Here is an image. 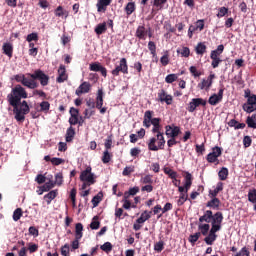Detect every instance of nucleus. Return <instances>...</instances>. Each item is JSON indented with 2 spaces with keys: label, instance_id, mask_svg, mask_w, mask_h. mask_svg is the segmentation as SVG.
Segmentation results:
<instances>
[{
  "label": "nucleus",
  "instance_id": "nucleus-14",
  "mask_svg": "<svg viewBox=\"0 0 256 256\" xmlns=\"http://www.w3.org/2000/svg\"><path fill=\"white\" fill-rule=\"evenodd\" d=\"M158 100L160 103H166V105H173V96L167 94L164 89L158 92Z\"/></svg>",
  "mask_w": 256,
  "mask_h": 256
},
{
  "label": "nucleus",
  "instance_id": "nucleus-32",
  "mask_svg": "<svg viewBox=\"0 0 256 256\" xmlns=\"http://www.w3.org/2000/svg\"><path fill=\"white\" fill-rule=\"evenodd\" d=\"M246 125L250 129H256V114H252L251 116H248L246 119Z\"/></svg>",
  "mask_w": 256,
  "mask_h": 256
},
{
  "label": "nucleus",
  "instance_id": "nucleus-6",
  "mask_svg": "<svg viewBox=\"0 0 256 256\" xmlns=\"http://www.w3.org/2000/svg\"><path fill=\"white\" fill-rule=\"evenodd\" d=\"M223 219V212H216L214 214V221L211 222V233L217 234V232H219Z\"/></svg>",
  "mask_w": 256,
  "mask_h": 256
},
{
  "label": "nucleus",
  "instance_id": "nucleus-11",
  "mask_svg": "<svg viewBox=\"0 0 256 256\" xmlns=\"http://www.w3.org/2000/svg\"><path fill=\"white\" fill-rule=\"evenodd\" d=\"M103 97H105V93L103 89H98L96 96V109H98L101 115H105L107 113V107H103Z\"/></svg>",
  "mask_w": 256,
  "mask_h": 256
},
{
  "label": "nucleus",
  "instance_id": "nucleus-47",
  "mask_svg": "<svg viewBox=\"0 0 256 256\" xmlns=\"http://www.w3.org/2000/svg\"><path fill=\"white\" fill-rule=\"evenodd\" d=\"M111 157H113V155L111 153H109V150H105L103 152V156H102V163L107 165V163H109L111 161Z\"/></svg>",
  "mask_w": 256,
  "mask_h": 256
},
{
  "label": "nucleus",
  "instance_id": "nucleus-38",
  "mask_svg": "<svg viewBox=\"0 0 256 256\" xmlns=\"http://www.w3.org/2000/svg\"><path fill=\"white\" fill-rule=\"evenodd\" d=\"M188 200H189V194H187V192L181 193L179 196V199L177 200L178 207L185 205V201H188Z\"/></svg>",
  "mask_w": 256,
  "mask_h": 256
},
{
  "label": "nucleus",
  "instance_id": "nucleus-61",
  "mask_svg": "<svg viewBox=\"0 0 256 256\" xmlns=\"http://www.w3.org/2000/svg\"><path fill=\"white\" fill-rule=\"evenodd\" d=\"M55 185H58V187H60V185H63V173H57L55 175Z\"/></svg>",
  "mask_w": 256,
  "mask_h": 256
},
{
  "label": "nucleus",
  "instance_id": "nucleus-63",
  "mask_svg": "<svg viewBox=\"0 0 256 256\" xmlns=\"http://www.w3.org/2000/svg\"><path fill=\"white\" fill-rule=\"evenodd\" d=\"M251 143H253V139H251V136H244L243 145L245 149H247L248 147H251Z\"/></svg>",
  "mask_w": 256,
  "mask_h": 256
},
{
  "label": "nucleus",
  "instance_id": "nucleus-27",
  "mask_svg": "<svg viewBox=\"0 0 256 256\" xmlns=\"http://www.w3.org/2000/svg\"><path fill=\"white\" fill-rule=\"evenodd\" d=\"M137 9V6L135 5V2H129L125 8L124 11L126 15L129 17L130 15H133L135 13V10Z\"/></svg>",
  "mask_w": 256,
  "mask_h": 256
},
{
  "label": "nucleus",
  "instance_id": "nucleus-48",
  "mask_svg": "<svg viewBox=\"0 0 256 256\" xmlns=\"http://www.w3.org/2000/svg\"><path fill=\"white\" fill-rule=\"evenodd\" d=\"M177 53H180L181 57H189L191 55V49L189 47L184 46L181 50H177Z\"/></svg>",
  "mask_w": 256,
  "mask_h": 256
},
{
  "label": "nucleus",
  "instance_id": "nucleus-33",
  "mask_svg": "<svg viewBox=\"0 0 256 256\" xmlns=\"http://www.w3.org/2000/svg\"><path fill=\"white\" fill-rule=\"evenodd\" d=\"M96 35H103L107 31V23L103 22L98 24L94 29Z\"/></svg>",
  "mask_w": 256,
  "mask_h": 256
},
{
  "label": "nucleus",
  "instance_id": "nucleus-57",
  "mask_svg": "<svg viewBox=\"0 0 256 256\" xmlns=\"http://www.w3.org/2000/svg\"><path fill=\"white\" fill-rule=\"evenodd\" d=\"M102 67H103V65H101V63L94 62V63L90 64L89 69H90V71L99 72Z\"/></svg>",
  "mask_w": 256,
  "mask_h": 256
},
{
  "label": "nucleus",
  "instance_id": "nucleus-28",
  "mask_svg": "<svg viewBox=\"0 0 256 256\" xmlns=\"http://www.w3.org/2000/svg\"><path fill=\"white\" fill-rule=\"evenodd\" d=\"M223 191V182H218L214 190L209 191V197H217Z\"/></svg>",
  "mask_w": 256,
  "mask_h": 256
},
{
  "label": "nucleus",
  "instance_id": "nucleus-7",
  "mask_svg": "<svg viewBox=\"0 0 256 256\" xmlns=\"http://www.w3.org/2000/svg\"><path fill=\"white\" fill-rule=\"evenodd\" d=\"M223 219V212H216L214 214V221L211 222V233L217 234V232H219Z\"/></svg>",
  "mask_w": 256,
  "mask_h": 256
},
{
  "label": "nucleus",
  "instance_id": "nucleus-56",
  "mask_svg": "<svg viewBox=\"0 0 256 256\" xmlns=\"http://www.w3.org/2000/svg\"><path fill=\"white\" fill-rule=\"evenodd\" d=\"M53 187H55V182L50 180L49 182H46L42 186V191H44V192L51 191V189H53Z\"/></svg>",
  "mask_w": 256,
  "mask_h": 256
},
{
  "label": "nucleus",
  "instance_id": "nucleus-1",
  "mask_svg": "<svg viewBox=\"0 0 256 256\" xmlns=\"http://www.w3.org/2000/svg\"><path fill=\"white\" fill-rule=\"evenodd\" d=\"M27 97V90L20 84L12 88L10 94L7 95V101L13 107L14 118L20 123L25 121V115H29L31 111L29 104L25 100L21 102V99H27Z\"/></svg>",
  "mask_w": 256,
  "mask_h": 256
},
{
  "label": "nucleus",
  "instance_id": "nucleus-51",
  "mask_svg": "<svg viewBox=\"0 0 256 256\" xmlns=\"http://www.w3.org/2000/svg\"><path fill=\"white\" fill-rule=\"evenodd\" d=\"M49 109H51V104L48 101H42L40 103V111H42V113H47Z\"/></svg>",
  "mask_w": 256,
  "mask_h": 256
},
{
  "label": "nucleus",
  "instance_id": "nucleus-39",
  "mask_svg": "<svg viewBox=\"0 0 256 256\" xmlns=\"http://www.w3.org/2000/svg\"><path fill=\"white\" fill-rule=\"evenodd\" d=\"M140 182L143 185H153V175L147 174L140 179Z\"/></svg>",
  "mask_w": 256,
  "mask_h": 256
},
{
  "label": "nucleus",
  "instance_id": "nucleus-15",
  "mask_svg": "<svg viewBox=\"0 0 256 256\" xmlns=\"http://www.w3.org/2000/svg\"><path fill=\"white\" fill-rule=\"evenodd\" d=\"M15 81H17V83H21L23 87H27L28 89H31V87H33V82L31 83V78H27L24 74L16 75Z\"/></svg>",
  "mask_w": 256,
  "mask_h": 256
},
{
  "label": "nucleus",
  "instance_id": "nucleus-20",
  "mask_svg": "<svg viewBox=\"0 0 256 256\" xmlns=\"http://www.w3.org/2000/svg\"><path fill=\"white\" fill-rule=\"evenodd\" d=\"M3 54L11 59L13 57V45L10 42H5L2 45Z\"/></svg>",
  "mask_w": 256,
  "mask_h": 256
},
{
  "label": "nucleus",
  "instance_id": "nucleus-62",
  "mask_svg": "<svg viewBox=\"0 0 256 256\" xmlns=\"http://www.w3.org/2000/svg\"><path fill=\"white\" fill-rule=\"evenodd\" d=\"M28 233L33 237H39V229H37L35 226H30L28 229Z\"/></svg>",
  "mask_w": 256,
  "mask_h": 256
},
{
  "label": "nucleus",
  "instance_id": "nucleus-52",
  "mask_svg": "<svg viewBox=\"0 0 256 256\" xmlns=\"http://www.w3.org/2000/svg\"><path fill=\"white\" fill-rule=\"evenodd\" d=\"M223 51H225V46L223 44H220L217 46V49L212 50L211 53L217 55L218 57H221V55H223Z\"/></svg>",
  "mask_w": 256,
  "mask_h": 256
},
{
  "label": "nucleus",
  "instance_id": "nucleus-31",
  "mask_svg": "<svg viewBox=\"0 0 256 256\" xmlns=\"http://www.w3.org/2000/svg\"><path fill=\"white\" fill-rule=\"evenodd\" d=\"M204 241L206 243V245H213V243H215V241H217V234L209 231L208 236H206L204 238Z\"/></svg>",
  "mask_w": 256,
  "mask_h": 256
},
{
  "label": "nucleus",
  "instance_id": "nucleus-25",
  "mask_svg": "<svg viewBox=\"0 0 256 256\" xmlns=\"http://www.w3.org/2000/svg\"><path fill=\"white\" fill-rule=\"evenodd\" d=\"M248 201L252 203L253 210L256 211V189H250L248 192Z\"/></svg>",
  "mask_w": 256,
  "mask_h": 256
},
{
  "label": "nucleus",
  "instance_id": "nucleus-42",
  "mask_svg": "<svg viewBox=\"0 0 256 256\" xmlns=\"http://www.w3.org/2000/svg\"><path fill=\"white\" fill-rule=\"evenodd\" d=\"M100 201H103V192H99L96 196L92 198L93 207H97Z\"/></svg>",
  "mask_w": 256,
  "mask_h": 256
},
{
  "label": "nucleus",
  "instance_id": "nucleus-37",
  "mask_svg": "<svg viewBox=\"0 0 256 256\" xmlns=\"http://www.w3.org/2000/svg\"><path fill=\"white\" fill-rule=\"evenodd\" d=\"M198 229L200 231V235H208L209 234V229H211V226L209 224H199Z\"/></svg>",
  "mask_w": 256,
  "mask_h": 256
},
{
  "label": "nucleus",
  "instance_id": "nucleus-41",
  "mask_svg": "<svg viewBox=\"0 0 256 256\" xmlns=\"http://www.w3.org/2000/svg\"><path fill=\"white\" fill-rule=\"evenodd\" d=\"M148 49H149L152 57H156L157 56V45L155 44V42L149 41L148 42Z\"/></svg>",
  "mask_w": 256,
  "mask_h": 256
},
{
  "label": "nucleus",
  "instance_id": "nucleus-9",
  "mask_svg": "<svg viewBox=\"0 0 256 256\" xmlns=\"http://www.w3.org/2000/svg\"><path fill=\"white\" fill-rule=\"evenodd\" d=\"M207 105V100L203 99V98H193L187 107V111H189V113H195L197 107H205Z\"/></svg>",
  "mask_w": 256,
  "mask_h": 256
},
{
  "label": "nucleus",
  "instance_id": "nucleus-10",
  "mask_svg": "<svg viewBox=\"0 0 256 256\" xmlns=\"http://www.w3.org/2000/svg\"><path fill=\"white\" fill-rule=\"evenodd\" d=\"M223 154V149L219 146H215L212 148V152H210L206 159L208 163H217L219 161V157Z\"/></svg>",
  "mask_w": 256,
  "mask_h": 256
},
{
  "label": "nucleus",
  "instance_id": "nucleus-49",
  "mask_svg": "<svg viewBox=\"0 0 256 256\" xmlns=\"http://www.w3.org/2000/svg\"><path fill=\"white\" fill-rule=\"evenodd\" d=\"M165 249V242H163V240H160L159 242H156L154 244V251H156L157 253H161V251H163Z\"/></svg>",
  "mask_w": 256,
  "mask_h": 256
},
{
  "label": "nucleus",
  "instance_id": "nucleus-60",
  "mask_svg": "<svg viewBox=\"0 0 256 256\" xmlns=\"http://www.w3.org/2000/svg\"><path fill=\"white\" fill-rule=\"evenodd\" d=\"M177 79H179V77L177 76V74H169L166 76L165 81L167 83H175V81H177Z\"/></svg>",
  "mask_w": 256,
  "mask_h": 256
},
{
  "label": "nucleus",
  "instance_id": "nucleus-64",
  "mask_svg": "<svg viewBox=\"0 0 256 256\" xmlns=\"http://www.w3.org/2000/svg\"><path fill=\"white\" fill-rule=\"evenodd\" d=\"M251 255V252L247 250V247H243L239 252L235 254V256H249Z\"/></svg>",
  "mask_w": 256,
  "mask_h": 256
},
{
  "label": "nucleus",
  "instance_id": "nucleus-45",
  "mask_svg": "<svg viewBox=\"0 0 256 256\" xmlns=\"http://www.w3.org/2000/svg\"><path fill=\"white\" fill-rule=\"evenodd\" d=\"M131 173H135V166H126L122 172L123 177H129Z\"/></svg>",
  "mask_w": 256,
  "mask_h": 256
},
{
  "label": "nucleus",
  "instance_id": "nucleus-22",
  "mask_svg": "<svg viewBox=\"0 0 256 256\" xmlns=\"http://www.w3.org/2000/svg\"><path fill=\"white\" fill-rule=\"evenodd\" d=\"M75 135H76V132L73 126H70L69 128H67L66 135H65L66 143H72L73 139H75Z\"/></svg>",
  "mask_w": 256,
  "mask_h": 256
},
{
  "label": "nucleus",
  "instance_id": "nucleus-55",
  "mask_svg": "<svg viewBox=\"0 0 256 256\" xmlns=\"http://www.w3.org/2000/svg\"><path fill=\"white\" fill-rule=\"evenodd\" d=\"M32 95L34 97L38 96V97H43L44 99H47V93H45V91H43V90H39V89L34 88V90L32 92Z\"/></svg>",
  "mask_w": 256,
  "mask_h": 256
},
{
  "label": "nucleus",
  "instance_id": "nucleus-30",
  "mask_svg": "<svg viewBox=\"0 0 256 256\" xmlns=\"http://www.w3.org/2000/svg\"><path fill=\"white\" fill-rule=\"evenodd\" d=\"M195 51L197 55H205V53H207V45H205L203 42H200L196 45Z\"/></svg>",
  "mask_w": 256,
  "mask_h": 256
},
{
  "label": "nucleus",
  "instance_id": "nucleus-4",
  "mask_svg": "<svg viewBox=\"0 0 256 256\" xmlns=\"http://www.w3.org/2000/svg\"><path fill=\"white\" fill-rule=\"evenodd\" d=\"M120 73H123V75H129V65H127V58H121L119 65H117L115 69L111 71L113 77H119Z\"/></svg>",
  "mask_w": 256,
  "mask_h": 256
},
{
  "label": "nucleus",
  "instance_id": "nucleus-35",
  "mask_svg": "<svg viewBox=\"0 0 256 256\" xmlns=\"http://www.w3.org/2000/svg\"><path fill=\"white\" fill-rule=\"evenodd\" d=\"M75 237L76 239H83V224L77 223L75 225Z\"/></svg>",
  "mask_w": 256,
  "mask_h": 256
},
{
  "label": "nucleus",
  "instance_id": "nucleus-54",
  "mask_svg": "<svg viewBox=\"0 0 256 256\" xmlns=\"http://www.w3.org/2000/svg\"><path fill=\"white\" fill-rule=\"evenodd\" d=\"M160 63L163 67H167L169 65V52H165V54L160 58Z\"/></svg>",
  "mask_w": 256,
  "mask_h": 256
},
{
  "label": "nucleus",
  "instance_id": "nucleus-17",
  "mask_svg": "<svg viewBox=\"0 0 256 256\" xmlns=\"http://www.w3.org/2000/svg\"><path fill=\"white\" fill-rule=\"evenodd\" d=\"M91 91V83L89 82H83L75 91L76 95L78 97H81V95L85 93H89Z\"/></svg>",
  "mask_w": 256,
  "mask_h": 256
},
{
  "label": "nucleus",
  "instance_id": "nucleus-26",
  "mask_svg": "<svg viewBox=\"0 0 256 256\" xmlns=\"http://www.w3.org/2000/svg\"><path fill=\"white\" fill-rule=\"evenodd\" d=\"M151 211L148 212L147 210H145L144 212L141 213L140 217L136 220V223H141L143 225V223H145V221H149V219H151Z\"/></svg>",
  "mask_w": 256,
  "mask_h": 256
},
{
  "label": "nucleus",
  "instance_id": "nucleus-16",
  "mask_svg": "<svg viewBox=\"0 0 256 256\" xmlns=\"http://www.w3.org/2000/svg\"><path fill=\"white\" fill-rule=\"evenodd\" d=\"M67 69L65 68V65L61 64L58 68V77L56 79L57 83H65L67 81Z\"/></svg>",
  "mask_w": 256,
  "mask_h": 256
},
{
  "label": "nucleus",
  "instance_id": "nucleus-2",
  "mask_svg": "<svg viewBox=\"0 0 256 256\" xmlns=\"http://www.w3.org/2000/svg\"><path fill=\"white\" fill-rule=\"evenodd\" d=\"M155 112L153 110H147L144 113L143 127L149 129L153 125L152 133H156V137L161 143H163V132H161V118H153Z\"/></svg>",
  "mask_w": 256,
  "mask_h": 256
},
{
  "label": "nucleus",
  "instance_id": "nucleus-24",
  "mask_svg": "<svg viewBox=\"0 0 256 256\" xmlns=\"http://www.w3.org/2000/svg\"><path fill=\"white\" fill-rule=\"evenodd\" d=\"M54 15L56 17H64L65 19H67V17H69V11L64 10L63 6H58L55 10H54Z\"/></svg>",
  "mask_w": 256,
  "mask_h": 256
},
{
  "label": "nucleus",
  "instance_id": "nucleus-53",
  "mask_svg": "<svg viewBox=\"0 0 256 256\" xmlns=\"http://www.w3.org/2000/svg\"><path fill=\"white\" fill-rule=\"evenodd\" d=\"M165 3H167V0H154L153 6L157 8V11H161Z\"/></svg>",
  "mask_w": 256,
  "mask_h": 256
},
{
  "label": "nucleus",
  "instance_id": "nucleus-59",
  "mask_svg": "<svg viewBox=\"0 0 256 256\" xmlns=\"http://www.w3.org/2000/svg\"><path fill=\"white\" fill-rule=\"evenodd\" d=\"M26 41H28V43H31L32 41H39V35L35 32L28 34Z\"/></svg>",
  "mask_w": 256,
  "mask_h": 256
},
{
  "label": "nucleus",
  "instance_id": "nucleus-44",
  "mask_svg": "<svg viewBox=\"0 0 256 256\" xmlns=\"http://www.w3.org/2000/svg\"><path fill=\"white\" fill-rule=\"evenodd\" d=\"M211 85H213V81L208 80V79L207 80L203 79L202 83L198 84V88L201 89V90L205 89V87L207 89H209L211 87Z\"/></svg>",
  "mask_w": 256,
  "mask_h": 256
},
{
  "label": "nucleus",
  "instance_id": "nucleus-21",
  "mask_svg": "<svg viewBox=\"0 0 256 256\" xmlns=\"http://www.w3.org/2000/svg\"><path fill=\"white\" fill-rule=\"evenodd\" d=\"M211 200L206 203V207H209L210 209H215L216 211L219 210V207L221 205V200L217 197H210Z\"/></svg>",
  "mask_w": 256,
  "mask_h": 256
},
{
  "label": "nucleus",
  "instance_id": "nucleus-19",
  "mask_svg": "<svg viewBox=\"0 0 256 256\" xmlns=\"http://www.w3.org/2000/svg\"><path fill=\"white\" fill-rule=\"evenodd\" d=\"M215 215H213V211L207 210L203 216L199 218V223H211V221H214Z\"/></svg>",
  "mask_w": 256,
  "mask_h": 256
},
{
  "label": "nucleus",
  "instance_id": "nucleus-18",
  "mask_svg": "<svg viewBox=\"0 0 256 256\" xmlns=\"http://www.w3.org/2000/svg\"><path fill=\"white\" fill-rule=\"evenodd\" d=\"M112 1L113 0H98L96 4L98 13H105L107 11V7L111 5Z\"/></svg>",
  "mask_w": 256,
  "mask_h": 256
},
{
  "label": "nucleus",
  "instance_id": "nucleus-8",
  "mask_svg": "<svg viewBox=\"0 0 256 256\" xmlns=\"http://www.w3.org/2000/svg\"><path fill=\"white\" fill-rule=\"evenodd\" d=\"M91 166H88L84 171L80 174V181L85 183H90V185H94L95 183V174L91 172Z\"/></svg>",
  "mask_w": 256,
  "mask_h": 256
},
{
  "label": "nucleus",
  "instance_id": "nucleus-13",
  "mask_svg": "<svg viewBox=\"0 0 256 256\" xmlns=\"http://www.w3.org/2000/svg\"><path fill=\"white\" fill-rule=\"evenodd\" d=\"M165 135L169 138H177L181 134V128L179 126L172 127L171 125L165 126Z\"/></svg>",
  "mask_w": 256,
  "mask_h": 256
},
{
  "label": "nucleus",
  "instance_id": "nucleus-40",
  "mask_svg": "<svg viewBox=\"0 0 256 256\" xmlns=\"http://www.w3.org/2000/svg\"><path fill=\"white\" fill-rule=\"evenodd\" d=\"M101 227V222H99V216H94L92 222L90 223V229L97 230Z\"/></svg>",
  "mask_w": 256,
  "mask_h": 256
},
{
  "label": "nucleus",
  "instance_id": "nucleus-12",
  "mask_svg": "<svg viewBox=\"0 0 256 256\" xmlns=\"http://www.w3.org/2000/svg\"><path fill=\"white\" fill-rule=\"evenodd\" d=\"M223 93H225V86L222 85L218 91V94H213L209 97V105L215 106L218 105V103H221L223 101Z\"/></svg>",
  "mask_w": 256,
  "mask_h": 256
},
{
  "label": "nucleus",
  "instance_id": "nucleus-50",
  "mask_svg": "<svg viewBox=\"0 0 256 256\" xmlns=\"http://www.w3.org/2000/svg\"><path fill=\"white\" fill-rule=\"evenodd\" d=\"M12 217H13V221H19V219L23 217V209L17 208L16 210H14Z\"/></svg>",
  "mask_w": 256,
  "mask_h": 256
},
{
  "label": "nucleus",
  "instance_id": "nucleus-29",
  "mask_svg": "<svg viewBox=\"0 0 256 256\" xmlns=\"http://www.w3.org/2000/svg\"><path fill=\"white\" fill-rule=\"evenodd\" d=\"M57 195V190H52L48 194L44 195V201H46L47 205H51V201H53V199H55Z\"/></svg>",
  "mask_w": 256,
  "mask_h": 256
},
{
  "label": "nucleus",
  "instance_id": "nucleus-23",
  "mask_svg": "<svg viewBox=\"0 0 256 256\" xmlns=\"http://www.w3.org/2000/svg\"><path fill=\"white\" fill-rule=\"evenodd\" d=\"M135 36L138 39L145 40L146 37H147V29H145V26H138V28L136 30V33H135Z\"/></svg>",
  "mask_w": 256,
  "mask_h": 256
},
{
  "label": "nucleus",
  "instance_id": "nucleus-36",
  "mask_svg": "<svg viewBox=\"0 0 256 256\" xmlns=\"http://www.w3.org/2000/svg\"><path fill=\"white\" fill-rule=\"evenodd\" d=\"M242 109L246 113H253L256 111V104H249V102H246L242 105Z\"/></svg>",
  "mask_w": 256,
  "mask_h": 256
},
{
  "label": "nucleus",
  "instance_id": "nucleus-5",
  "mask_svg": "<svg viewBox=\"0 0 256 256\" xmlns=\"http://www.w3.org/2000/svg\"><path fill=\"white\" fill-rule=\"evenodd\" d=\"M149 151H159L165 149V136H163V142L157 139V135L150 138L147 142Z\"/></svg>",
  "mask_w": 256,
  "mask_h": 256
},
{
  "label": "nucleus",
  "instance_id": "nucleus-43",
  "mask_svg": "<svg viewBox=\"0 0 256 256\" xmlns=\"http://www.w3.org/2000/svg\"><path fill=\"white\" fill-rule=\"evenodd\" d=\"M100 249L104 251V253H111V251H113V244H111V242H105L100 246Z\"/></svg>",
  "mask_w": 256,
  "mask_h": 256
},
{
  "label": "nucleus",
  "instance_id": "nucleus-34",
  "mask_svg": "<svg viewBox=\"0 0 256 256\" xmlns=\"http://www.w3.org/2000/svg\"><path fill=\"white\" fill-rule=\"evenodd\" d=\"M218 177L220 181H227V178L229 177V169L226 167H222L221 170L218 172Z\"/></svg>",
  "mask_w": 256,
  "mask_h": 256
},
{
  "label": "nucleus",
  "instance_id": "nucleus-58",
  "mask_svg": "<svg viewBox=\"0 0 256 256\" xmlns=\"http://www.w3.org/2000/svg\"><path fill=\"white\" fill-rule=\"evenodd\" d=\"M195 27H196V31H203V29H205V20L204 19L197 20Z\"/></svg>",
  "mask_w": 256,
  "mask_h": 256
},
{
  "label": "nucleus",
  "instance_id": "nucleus-46",
  "mask_svg": "<svg viewBox=\"0 0 256 256\" xmlns=\"http://www.w3.org/2000/svg\"><path fill=\"white\" fill-rule=\"evenodd\" d=\"M164 173L165 175H168L170 179L177 181V172L173 171L171 168H165Z\"/></svg>",
  "mask_w": 256,
  "mask_h": 256
},
{
  "label": "nucleus",
  "instance_id": "nucleus-3",
  "mask_svg": "<svg viewBox=\"0 0 256 256\" xmlns=\"http://www.w3.org/2000/svg\"><path fill=\"white\" fill-rule=\"evenodd\" d=\"M27 75L30 77L33 85L31 89H37V87H39V82L37 81H40V85L42 87H47V85H49V75L45 74V72H43L41 69H37L34 71V73H29Z\"/></svg>",
  "mask_w": 256,
  "mask_h": 256
}]
</instances>
